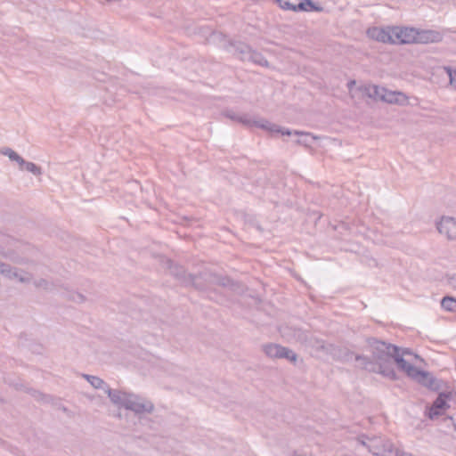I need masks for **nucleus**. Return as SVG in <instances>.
Instances as JSON below:
<instances>
[{
    "instance_id": "f257e3e1",
    "label": "nucleus",
    "mask_w": 456,
    "mask_h": 456,
    "mask_svg": "<svg viewBox=\"0 0 456 456\" xmlns=\"http://www.w3.org/2000/svg\"><path fill=\"white\" fill-rule=\"evenodd\" d=\"M366 342L372 357L356 355L355 361L360 362L362 369L370 372L379 373L391 380L397 379L394 365L395 363L402 370V364L397 360L403 359L400 354V347L375 338H368Z\"/></svg>"
},
{
    "instance_id": "f03ea898",
    "label": "nucleus",
    "mask_w": 456,
    "mask_h": 456,
    "mask_svg": "<svg viewBox=\"0 0 456 456\" xmlns=\"http://www.w3.org/2000/svg\"><path fill=\"white\" fill-rule=\"evenodd\" d=\"M106 393L114 404L130 410L135 414L151 413L154 411V404L151 401L137 395L111 389L110 387H107Z\"/></svg>"
},
{
    "instance_id": "7ed1b4c3",
    "label": "nucleus",
    "mask_w": 456,
    "mask_h": 456,
    "mask_svg": "<svg viewBox=\"0 0 456 456\" xmlns=\"http://www.w3.org/2000/svg\"><path fill=\"white\" fill-rule=\"evenodd\" d=\"M397 360L402 364V370L411 379L432 391H438L442 388L443 381L436 379L431 372L419 370L405 359L398 358Z\"/></svg>"
},
{
    "instance_id": "20e7f679",
    "label": "nucleus",
    "mask_w": 456,
    "mask_h": 456,
    "mask_svg": "<svg viewBox=\"0 0 456 456\" xmlns=\"http://www.w3.org/2000/svg\"><path fill=\"white\" fill-rule=\"evenodd\" d=\"M358 445L366 447L372 456H384V453H394L395 456H406L403 452L395 449L393 444L388 440H383L381 437L370 438L362 435L356 438Z\"/></svg>"
},
{
    "instance_id": "39448f33",
    "label": "nucleus",
    "mask_w": 456,
    "mask_h": 456,
    "mask_svg": "<svg viewBox=\"0 0 456 456\" xmlns=\"http://www.w3.org/2000/svg\"><path fill=\"white\" fill-rule=\"evenodd\" d=\"M364 91L369 97L380 100L387 103L404 105L408 101V97L404 94L396 91H390L379 86L372 85L365 86Z\"/></svg>"
},
{
    "instance_id": "423d86ee",
    "label": "nucleus",
    "mask_w": 456,
    "mask_h": 456,
    "mask_svg": "<svg viewBox=\"0 0 456 456\" xmlns=\"http://www.w3.org/2000/svg\"><path fill=\"white\" fill-rule=\"evenodd\" d=\"M279 6L293 12H322L323 7L313 0H277Z\"/></svg>"
},
{
    "instance_id": "0eeeda50",
    "label": "nucleus",
    "mask_w": 456,
    "mask_h": 456,
    "mask_svg": "<svg viewBox=\"0 0 456 456\" xmlns=\"http://www.w3.org/2000/svg\"><path fill=\"white\" fill-rule=\"evenodd\" d=\"M392 45L414 44L416 28L409 27H393Z\"/></svg>"
},
{
    "instance_id": "6e6552de",
    "label": "nucleus",
    "mask_w": 456,
    "mask_h": 456,
    "mask_svg": "<svg viewBox=\"0 0 456 456\" xmlns=\"http://www.w3.org/2000/svg\"><path fill=\"white\" fill-rule=\"evenodd\" d=\"M263 351L270 358H285L292 362H295L297 358L292 350L277 344L264 345Z\"/></svg>"
},
{
    "instance_id": "1a4fd4ad",
    "label": "nucleus",
    "mask_w": 456,
    "mask_h": 456,
    "mask_svg": "<svg viewBox=\"0 0 456 456\" xmlns=\"http://www.w3.org/2000/svg\"><path fill=\"white\" fill-rule=\"evenodd\" d=\"M234 54L243 61H251L262 67H268L269 65L268 61L261 53L252 50L248 45H243L240 52L235 53Z\"/></svg>"
},
{
    "instance_id": "9d476101",
    "label": "nucleus",
    "mask_w": 456,
    "mask_h": 456,
    "mask_svg": "<svg viewBox=\"0 0 456 456\" xmlns=\"http://www.w3.org/2000/svg\"><path fill=\"white\" fill-rule=\"evenodd\" d=\"M436 228L442 234H445L449 240H456V219L444 216L436 223Z\"/></svg>"
},
{
    "instance_id": "9b49d317",
    "label": "nucleus",
    "mask_w": 456,
    "mask_h": 456,
    "mask_svg": "<svg viewBox=\"0 0 456 456\" xmlns=\"http://www.w3.org/2000/svg\"><path fill=\"white\" fill-rule=\"evenodd\" d=\"M255 126L259 127L261 129H264L265 131H268L271 134H281L282 135H290L292 134H303V133L298 131L291 132L290 130L287 128H282L276 124L271 123L270 121L261 118V119H256Z\"/></svg>"
},
{
    "instance_id": "f8f14e48",
    "label": "nucleus",
    "mask_w": 456,
    "mask_h": 456,
    "mask_svg": "<svg viewBox=\"0 0 456 456\" xmlns=\"http://www.w3.org/2000/svg\"><path fill=\"white\" fill-rule=\"evenodd\" d=\"M443 36L440 32L430 29H417L414 44H429L442 41Z\"/></svg>"
},
{
    "instance_id": "ddd939ff",
    "label": "nucleus",
    "mask_w": 456,
    "mask_h": 456,
    "mask_svg": "<svg viewBox=\"0 0 456 456\" xmlns=\"http://www.w3.org/2000/svg\"><path fill=\"white\" fill-rule=\"evenodd\" d=\"M393 27L387 28H371L367 30L368 36L379 42L388 43L392 45V33Z\"/></svg>"
},
{
    "instance_id": "4468645a",
    "label": "nucleus",
    "mask_w": 456,
    "mask_h": 456,
    "mask_svg": "<svg viewBox=\"0 0 456 456\" xmlns=\"http://www.w3.org/2000/svg\"><path fill=\"white\" fill-rule=\"evenodd\" d=\"M445 393H439L437 398L434 401L432 406L428 410V416L430 419H435L442 414V411L450 408L445 399Z\"/></svg>"
},
{
    "instance_id": "2eb2a0df",
    "label": "nucleus",
    "mask_w": 456,
    "mask_h": 456,
    "mask_svg": "<svg viewBox=\"0 0 456 456\" xmlns=\"http://www.w3.org/2000/svg\"><path fill=\"white\" fill-rule=\"evenodd\" d=\"M0 273L8 279H17L21 283H28L30 281V277L21 275L16 268L12 267L10 265L0 261Z\"/></svg>"
},
{
    "instance_id": "dca6fc26",
    "label": "nucleus",
    "mask_w": 456,
    "mask_h": 456,
    "mask_svg": "<svg viewBox=\"0 0 456 456\" xmlns=\"http://www.w3.org/2000/svg\"><path fill=\"white\" fill-rule=\"evenodd\" d=\"M82 376L90 383V385L93 387H94L96 389H103L106 392L107 387H110L105 383V381L99 377L89 375V374H83Z\"/></svg>"
},
{
    "instance_id": "f3484780",
    "label": "nucleus",
    "mask_w": 456,
    "mask_h": 456,
    "mask_svg": "<svg viewBox=\"0 0 456 456\" xmlns=\"http://www.w3.org/2000/svg\"><path fill=\"white\" fill-rule=\"evenodd\" d=\"M334 357L341 362H349L353 358L355 359L357 354H354L353 352L348 350L347 348H338L333 353Z\"/></svg>"
},
{
    "instance_id": "a211bd4d",
    "label": "nucleus",
    "mask_w": 456,
    "mask_h": 456,
    "mask_svg": "<svg viewBox=\"0 0 456 456\" xmlns=\"http://www.w3.org/2000/svg\"><path fill=\"white\" fill-rule=\"evenodd\" d=\"M230 119L236 120L237 122H239L246 126H248V127L255 126V122H256V119L253 118L248 114L232 115L230 113Z\"/></svg>"
},
{
    "instance_id": "6ab92c4d",
    "label": "nucleus",
    "mask_w": 456,
    "mask_h": 456,
    "mask_svg": "<svg viewBox=\"0 0 456 456\" xmlns=\"http://www.w3.org/2000/svg\"><path fill=\"white\" fill-rule=\"evenodd\" d=\"M441 306L448 312H456V298L452 297H444L441 300Z\"/></svg>"
},
{
    "instance_id": "aec40b11",
    "label": "nucleus",
    "mask_w": 456,
    "mask_h": 456,
    "mask_svg": "<svg viewBox=\"0 0 456 456\" xmlns=\"http://www.w3.org/2000/svg\"><path fill=\"white\" fill-rule=\"evenodd\" d=\"M2 153L7 156L12 161H16L20 165V168H22V164L24 163V159L20 157L17 152L10 148H5L3 150Z\"/></svg>"
},
{
    "instance_id": "412c9836",
    "label": "nucleus",
    "mask_w": 456,
    "mask_h": 456,
    "mask_svg": "<svg viewBox=\"0 0 456 456\" xmlns=\"http://www.w3.org/2000/svg\"><path fill=\"white\" fill-rule=\"evenodd\" d=\"M20 169L21 170L25 169L28 172H30L34 175H37V176H38L42 174V168L39 166L36 165L33 162L26 161L25 159H24V163L22 164V168H20Z\"/></svg>"
},
{
    "instance_id": "4be33fe9",
    "label": "nucleus",
    "mask_w": 456,
    "mask_h": 456,
    "mask_svg": "<svg viewBox=\"0 0 456 456\" xmlns=\"http://www.w3.org/2000/svg\"><path fill=\"white\" fill-rule=\"evenodd\" d=\"M170 272L173 275L177 277L178 279L183 280L185 277V271L182 266L178 265H170Z\"/></svg>"
},
{
    "instance_id": "5701e85b",
    "label": "nucleus",
    "mask_w": 456,
    "mask_h": 456,
    "mask_svg": "<svg viewBox=\"0 0 456 456\" xmlns=\"http://www.w3.org/2000/svg\"><path fill=\"white\" fill-rule=\"evenodd\" d=\"M444 70L446 71V73L450 78L451 86L456 89V70H453L450 67H444Z\"/></svg>"
},
{
    "instance_id": "b1692460",
    "label": "nucleus",
    "mask_w": 456,
    "mask_h": 456,
    "mask_svg": "<svg viewBox=\"0 0 456 456\" xmlns=\"http://www.w3.org/2000/svg\"><path fill=\"white\" fill-rule=\"evenodd\" d=\"M445 393V399L448 404L451 405V403L456 405V391H449L444 392Z\"/></svg>"
},
{
    "instance_id": "393cba45",
    "label": "nucleus",
    "mask_w": 456,
    "mask_h": 456,
    "mask_svg": "<svg viewBox=\"0 0 456 456\" xmlns=\"http://www.w3.org/2000/svg\"><path fill=\"white\" fill-rule=\"evenodd\" d=\"M400 354H402L403 359L405 355H413L415 358L422 361L418 354H412L409 348H400Z\"/></svg>"
},
{
    "instance_id": "a878e982",
    "label": "nucleus",
    "mask_w": 456,
    "mask_h": 456,
    "mask_svg": "<svg viewBox=\"0 0 456 456\" xmlns=\"http://www.w3.org/2000/svg\"><path fill=\"white\" fill-rule=\"evenodd\" d=\"M35 285L38 288H44V289L48 288V282L44 279H40V280L35 281Z\"/></svg>"
},
{
    "instance_id": "bb28decb",
    "label": "nucleus",
    "mask_w": 456,
    "mask_h": 456,
    "mask_svg": "<svg viewBox=\"0 0 456 456\" xmlns=\"http://www.w3.org/2000/svg\"><path fill=\"white\" fill-rule=\"evenodd\" d=\"M73 300L77 301V302H83L85 300V297L83 295L81 294H77L74 297H73Z\"/></svg>"
},
{
    "instance_id": "cd10ccee",
    "label": "nucleus",
    "mask_w": 456,
    "mask_h": 456,
    "mask_svg": "<svg viewBox=\"0 0 456 456\" xmlns=\"http://www.w3.org/2000/svg\"><path fill=\"white\" fill-rule=\"evenodd\" d=\"M0 255L7 257V254L3 247L0 246Z\"/></svg>"
},
{
    "instance_id": "c85d7f7f",
    "label": "nucleus",
    "mask_w": 456,
    "mask_h": 456,
    "mask_svg": "<svg viewBox=\"0 0 456 456\" xmlns=\"http://www.w3.org/2000/svg\"><path fill=\"white\" fill-rule=\"evenodd\" d=\"M355 85V81L354 80H351L347 83V87L349 89H351Z\"/></svg>"
},
{
    "instance_id": "c756f323",
    "label": "nucleus",
    "mask_w": 456,
    "mask_h": 456,
    "mask_svg": "<svg viewBox=\"0 0 456 456\" xmlns=\"http://www.w3.org/2000/svg\"><path fill=\"white\" fill-rule=\"evenodd\" d=\"M35 396H36L37 398L40 399V400H43V399H44L43 395H42L41 393H39V392H36Z\"/></svg>"
},
{
    "instance_id": "7c9ffc66",
    "label": "nucleus",
    "mask_w": 456,
    "mask_h": 456,
    "mask_svg": "<svg viewBox=\"0 0 456 456\" xmlns=\"http://www.w3.org/2000/svg\"><path fill=\"white\" fill-rule=\"evenodd\" d=\"M447 419H448L450 422H452V425H453V427H454V429L456 430V424H455V423H453L452 419L450 417V418H448Z\"/></svg>"
},
{
    "instance_id": "2f4dec72",
    "label": "nucleus",
    "mask_w": 456,
    "mask_h": 456,
    "mask_svg": "<svg viewBox=\"0 0 456 456\" xmlns=\"http://www.w3.org/2000/svg\"><path fill=\"white\" fill-rule=\"evenodd\" d=\"M453 280H454V285L456 286V277L453 278Z\"/></svg>"
}]
</instances>
